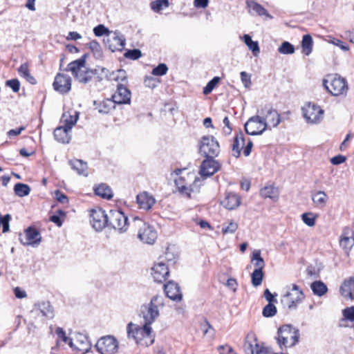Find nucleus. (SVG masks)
Here are the masks:
<instances>
[{"instance_id": "6e6d98bb", "label": "nucleus", "mask_w": 354, "mask_h": 354, "mask_svg": "<svg viewBox=\"0 0 354 354\" xmlns=\"http://www.w3.org/2000/svg\"><path fill=\"white\" fill-rule=\"evenodd\" d=\"M238 228V224L233 221H230L227 225H223L222 227V232L223 234H233Z\"/></svg>"}, {"instance_id": "69168bd1", "label": "nucleus", "mask_w": 354, "mask_h": 354, "mask_svg": "<svg viewBox=\"0 0 354 354\" xmlns=\"http://www.w3.org/2000/svg\"><path fill=\"white\" fill-rule=\"evenodd\" d=\"M55 195L56 199L59 203H63V204L68 203V197L64 194L61 192L60 191L57 190L55 192Z\"/></svg>"}, {"instance_id": "a18cd8bd", "label": "nucleus", "mask_w": 354, "mask_h": 354, "mask_svg": "<svg viewBox=\"0 0 354 354\" xmlns=\"http://www.w3.org/2000/svg\"><path fill=\"white\" fill-rule=\"evenodd\" d=\"M252 262H254V265L257 268L256 269L263 270L265 266V262L263 259L261 257L260 250H254L253 252Z\"/></svg>"}, {"instance_id": "6e6552de", "label": "nucleus", "mask_w": 354, "mask_h": 354, "mask_svg": "<svg viewBox=\"0 0 354 354\" xmlns=\"http://www.w3.org/2000/svg\"><path fill=\"white\" fill-rule=\"evenodd\" d=\"M244 128L246 133L249 135H261L268 129V123H265L263 116L257 114L249 118Z\"/></svg>"}, {"instance_id": "a19ab883", "label": "nucleus", "mask_w": 354, "mask_h": 354, "mask_svg": "<svg viewBox=\"0 0 354 354\" xmlns=\"http://www.w3.org/2000/svg\"><path fill=\"white\" fill-rule=\"evenodd\" d=\"M14 192L17 196L24 197L30 194V187L26 184L18 183L14 187Z\"/></svg>"}, {"instance_id": "a878e982", "label": "nucleus", "mask_w": 354, "mask_h": 354, "mask_svg": "<svg viewBox=\"0 0 354 354\" xmlns=\"http://www.w3.org/2000/svg\"><path fill=\"white\" fill-rule=\"evenodd\" d=\"M79 118V113L75 110H70L64 112L62 121L68 129H72L73 127L77 123Z\"/></svg>"}, {"instance_id": "6ab92c4d", "label": "nucleus", "mask_w": 354, "mask_h": 354, "mask_svg": "<svg viewBox=\"0 0 354 354\" xmlns=\"http://www.w3.org/2000/svg\"><path fill=\"white\" fill-rule=\"evenodd\" d=\"M131 96V91L122 84L119 83L111 98L115 104H130Z\"/></svg>"}, {"instance_id": "393cba45", "label": "nucleus", "mask_w": 354, "mask_h": 354, "mask_svg": "<svg viewBox=\"0 0 354 354\" xmlns=\"http://www.w3.org/2000/svg\"><path fill=\"white\" fill-rule=\"evenodd\" d=\"M71 130L64 125L57 127L53 132L55 139L61 143H68L71 138Z\"/></svg>"}, {"instance_id": "338daca9", "label": "nucleus", "mask_w": 354, "mask_h": 354, "mask_svg": "<svg viewBox=\"0 0 354 354\" xmlns=\"http://www.w3.org/2000/svg\"><path fill=\"white\" fill-rule=\"evenodd\" d=\"M346 157L342 155H337L330 159V162L334 165L342 164L346 161Z\"/></svg>"}, {"instance_id": "7c9ffc66", "label": "nucleus", "mask_w": 354, "mask_h": 354, "mask_svg": "<svg viewBox=\"0 0 354 354\" xmlns=\"http://www.w3.org/2000/svg\"><path fill=\"white\" fill-rule=\"evenodd\" d=\"M69 165L71 168L75 170L78 174L87 176V163L82 160L75 159L69 161Z\"/></svg>"}, {"instance_id": "0e129e2a", "label": "nucleus", "mask_w": 354, "mask_h": 354, "mask_svg": "<svg viewBox=\"0 0 354 354\" xmlns=\"http://www.w3.org/2000/svg\"><path fill=\"white\" fill-rule=\"evenodd\" d=\"M158 81L153 77H146L145 79V84L146 86L153 88L157 86Z\"/></svg>"}, {"instance_id": "c756f323", "label": "nucleus", "mask_w": 354, "mask_h": 354, "mask_svg": "<svg viewBox=\"0 0 354 354\" xmlns=\"http://www.w3.org/2000/svg\"><path fill=\"white\" fill-rule=\"evenodd\" d=\"M109 42V49L112 52L121 51L125 46V39L122 35L115 34Z\"/></svg>"}, {"instance_id": "f8f14e48", "label": "nucleus", "mask_w": 354, "mask_h": 354, "mask_svg": "<svg viewBox=\"0 0 354 354\" xmlns=\"http://www.w3.org/2000/svg\"><path fill=\"white\" fill-rule=\"evenodd\" d=\"M302 112L306 122L311 124L320 122L324 115V111L320 106L310 102L302 108Z\"/></svg>"}, {"instance_id": "774afa93", "label": "nucleus", "mask_w": 354, "mask_h": 354, "mask_svg": "<svg viewBox=\"0 0 354 354\" xmlns=\"http://www.w3.org/2000/svg\"><path fill=\"white\" fill-rule=\"evenodd\" d=\"M218 351L220 354H231L232 353V348L227 344L221 345L218 347Z\"/></svg>"}, {"instance_id": "2f4dec72", "label": "nucleus", "mask_w": 354, "mask_h": 354, "mask_svg": "<svg viewBox=\"0 0 354 354\" xmlns=\"http://www.w3.org/2000/svg\"><path fill=\"white\" fill-rule=\"evenodd\" d=\"M85 58L82 57L80 59H77L70 64H68L67 66V71H69L72 73V74L76 77L77 73L85 67Z\"/></svg>"}, {"instance_id": "aec40b11", "label": "nucleus", "mask_w": 354, "mask_h": 354, "mask_svg": "<svg viewBox=\"0 0 354 354\" xmlns=\"http://www.w3.org/2000/svg\"><path fill=\"white\" fill-rule=\"evenodd\" d=\"M128 338L134 339L137 344L149 346L154 342V333H127Z\"/></svg>"}, {"instance_id": "4be33fe9", "label": "nucleus", "mask_w": 354, "mask_h": 354, "mask_svg": "<svg viewBox=\"0 0 354 354\" xmlns=\"http://www.w3.org/2000/svg\"><path fill=\"white\" fill-rule=\"evenodd\" d=\"M137 203L140 208L149 210L156 203L154 197L147 192H143L137 195Z\"/></svg>"}, {"instance_id": "5fc2aeb1", "label": "nucleus", "mask_w": 354, "mask_h": 354, "mask_svg": "<svg viewBox=\"0 0 354 354\" xmlns=\"http://www.w3.org/2000/svg\"><path fill=\"white\" fill-rule=\"evenodd\" d=\"M168 67L165 64H160L152 70V75L162 76L167 73Z\"/></svg>"}, {"instance_id": "603ef678", "label": "nucleus", "mask_w": 354, "mask_h": 354, "mask_svg": "<svg viewBox=\"0 0 354 354\" xmlns=\"http://www.w3.org/2000/svg\"><path fill=\"white\" fill-rule=\"evenodd\" d=\"M113 76L112 79L117 81L120 82V84L124 82H127V75L126 72L124 70H118L116 72H114L111 74Z\"/></svg>"}, {"instance_id": "20e7f679", "label": "nucleus", "mask_w": 354, "mask_h": 354, "mask_svg": "<svg viewBox=\"0 0 354 354\" xmlns=\"http://www.w3.org/2000/svg\"><path fill=\"white\" fill-rule=\"evenodd\" d=\"M59 338L65 343H68L71 348L82 352L88 353L91 348V342L88 339L86 333H73L74 337H68L66 333H57Z\"/></svg>"}, {"instance_id": "9b49d317", "label": "nucleus", "mask_w": 354, "mask_h": 354, "mask_svg": "<svg viewBox=\"0 0 354 354\" xmlns=\"http://www.w3.org/2000/svg\"><path fill=\"white\" fill-rule=\"evenodd\" d=\"M257 114L263 116L265 123H268V129H271L270 125L272 127H277L281 122L279 114L270 104H266L258 109Z\"/></svg>"}, {"instance_id": "c9c22d12", "label": "nucleus", "mask_w": 354, "mask_h": 354, "mask_svg": "<svg viewBox=\"0 0 354 354\" xmlns=\"http://www.w3.org/2000/svg\"><path fill=\"white\" fill-rule=\"evenodd\" d=\"M310 288L314 295L322 297L328 291L326 285L322 281H315L310 285Z\"/></svg>"}, {"instance_id": "ddd939ff", "label": "nucleus", "mask_w": 354, "mask_h": 354, "mask_svg": "<svg viewBox=\"0 0 354 354\" xmlns=\"http://www.w3.org/2000/svg\"><path fill=\"white\" fill-rule=\"evenodd\" d=\"M187 180H193L192 184L182 185L181 180H175V184L178 192L183 196L191 197V192H198L201 186L200 178L196 177L194 174H187Z\"/></svg>"}, {"instance_id": "a211bd4d", "label": "nucleus", "mask_w": 354, "mask_h": 354, "mask_svg": "<svg viewBox=\"0 0 354 354\" xmlns=\"http://www.w3.org/2000/svg\"><path fill=\"white\" fill-rule=\"evenodd\" d=\"M53 86L56 91L62 94L67 93L71 88V78L67 75L58 73L55 76Z\"/></svg>"}, {"instance_id": "e2e57ef3", "label": "nucleus", "mask_w": 354, "mask_h": 354, "mask_svg": "<svg viewBox=\"0 0 354 354\" xmlns=\"http://www.w3.org/2000/svg\"><path fill=\"white\" fill-rule=\"evenodd\" d=\"M344 317L350 321H354V306L348 307L343 310Z\"/></svg>"}, {"instance_id": "052dcab7", "label": "nucleus", "mask_w": 354, "mask_h": 354, "mask_svg": "<svg viewBox=\"0 0 354 354\" xmlns=\"http://www.w3.org/2000/svg\"><path fill=\"white\" fill-rule=\"evenodd\" d=\"M240 75L241 82L244 84V86L245 88L250 87V86L251 85L250 75L245 71L241 72Z\"/></svg>"}, {"instance_id": "de8ad7c7", "label": "nucleus", "mask_w": 354, "mask_h": 354, "mask_svg": "<svg viewBox=\"0 0 354 354\" xmlns=\"http://www.w3.org/2000/svg\"><path fill=\"white\" fill-rule=\"evenodd\" d=\"M278 51L281 54L290 55L295 53V47L288 41H283L278 48Z\"/></svg>"}, {"instance_id": "e433bc0d", "label": "nucleus", "mask_w": 354, "mask_h": 354, "mask_svg": "<svg viewBox=\"0 0 354 354\" xmlns=\"http://www.w3.org/2000/svg\"><path fill=\"white\" fill-rule=\"evenodd\" d=\"M312 200L317 207H323L327 203L328 197L323 191H317L313 194Z\"/></svg>"}, {"instance_id": "3c124183", "label": "nucleus", "mask_w": 354, "mask_h": 354, "mask_svg": "<svg viewBox=\"0 0 354 354\" xmlns=\"http://www.w3.org/2000/svg\"><path fill=\"white\" fill-rule=\"evenodd\" d=\"M301 218L303 222L309 227H313L315 224L316 216L311 212L304 213Z\"/></svg>"}, {"instance_id": "680f3d73", "label": "nucleus", "mask_w": 354, "mask_h": 354, "mask_svg": "<svg viewBox=\"0 0 354 354\" xmlns=\"http://www.w3.org/2000/svg\"><path fill=\"white\" fill-rule=\"evenodd\" d=\"M11 217L10 214H6L3 216L2 223H1V225H2V230L3 233L8 232L9 231V221Z\"/></svg>"}, {"instance_id": "f3484780", "label": "nucleus", "mask_w": 354, "mask_h": 354, "mask_svg": "<svg viewBox=\"0 0 354 354\" xmlns=\"http://www.w3.org/2000/svg\"><path fill=\"white\" fill-rule=\"evenodd\" d=\"M169 267L164 260H159L155 263L151 268V275L155 281L162 283L169 276Z\"/></svg>"}, {"instance_id": "13d9d810", "label": "nucleus", "mask_w": 354, "mask_h": 354, "mask_svg": "<svg viewBox=\"0 0 354 354\" xmlns=\"http://www.w3.org/2000/svg\"><path fill=\"white\" fill-rule=\"evenodd\" d=\"M6 85L12 88L13 92L17 93L20 88V82L17 79H12L6 82Z\"/></svg>"}, {"instance_id": "c85d7f7f", "label": "nucleus", "mask_w": 354, "mask_h": 354, "mask_svg": "<svg viewBox=\"0 0 354 354\" xmlns=\"http://www.w3.org/2000/svg\"><path fill=\"white\" fill-rule=\"evenodd\" d=\"M245 145V138L243 132H239L236 134V137L234 138L232 146V156L235 158H239L241 149H243V146Z\"/></svg>"}, {"instance_id": "f704fd0d", "label": "nucleus", "mask_w": 354, "mask_h": 354, "mask_svg": "<svg viewBox=\"0 0 354 354\" xmlns=\"http://www.w3.org/2000/svg\"><path fill=\"white\" fill-rule=\"evenodd\" d=\"M261 196L263 198H270L277 201L279 198L278 189L272 185L266 186L261 189Z\"/></svg>"}, {"instance_id": "4c0bfd02", "label": "nucleus", "mask_w": 354, "mask_h": 354, "mask_svg": "<svg viewBox=\"0 0 354 354\" xmlns=\"http://www.w3.org/2000/svg\"><path fill=\"white\" fill-rule=\"evenodd\" d=\"M93 71L88 70L86 66L77 73L76 79L81 83H87L93 79Z\"/></svg>"}, {"instance_id": "9d476101", "label": "nucleus", "mask_w": 354, "mask_h": 354, "mask_svg": "<svg viewBox=\"0 0 354 354\" xmlns=\"http://www.w3.org/2000/svg\"><path fill=\"white\" fill-rule=\"evenodd\" d=\"M95 346L100 354H113L118 350V342L113 336L106 335L99 339Z\"/></svg>"}, {"instance_id": "423d86ee", "label": "nucleus", "mask_w": 354, "mask_h": 354, "mask_svg": "<svg viewBox=\"0 0 354 354\" xmlns=\"http://www.w3.org/2000/svg\"><path fill=\"white\" fill-rule=\"evenodd\" d=\"M199 150L205 156H218L220 145L213 136H203L199 142Z\"/></svg>"}, {"instance_id": "8fccbe9b", "label": "nucleus", "mask_w": 354, "mask_h": 354, "mask_svg": "<svg viewBox=\"0 0 354 354\" xmlns=\"http://www.w3.org/2000/svg\"><path fill=\"white\" fill-rule=\"evenodd\" d=\"M220 81V77H214L203 88V93L207 95L210 93Z\"/></svg>"}, {"instance_id": "4468645a", "label": "nucleus", "mask_w": 354, "mask_h": 354, "mask_svg": "<svg viewBox=\"0 0 354 354\" xmlns=\"http://www.w3.org/2000/svg\"><path fill=\"white\" fill-rule=\"evenodd\" d=\"M109 214L101 208L93 209L90 213V223L97 232L102 231L109 223Z\"/></svg>"}, {"instance_id": "5701e85b", "label": "nucleus", "mask_w": 354, "mask_h": 354, "mask_svg": "<svg viewBox=\"0 0 354 354\" xmlns=\"http://www.w3.org/2000/svg\"><path fill=\"white\" fill-rule=\"evenodd\" d=\"M340 293L346 299H354V274L344 281L340 286Z\"/></svg>"}, {"instance_id": "4d7b16f0", "label": "nucleus", "mask_w": 354, "mask_h": 354, "mask_svg": "<svg viewBox=\"0 0 354 354\" xmlns=\"http://www.w3.org/2000/svg\"><path fill=\"white\" fill-rule=\"evenodd\" d=\"M174 259H175V256L173 253L170 252L169 251L168 249H167V251L165 252V254L164 256H161L159 257V260H164V262L166 263L167 262V265H168V266L172 263H174Z\"/></svg>"}, {"instance_id": "bf43d9fd", "label": "nucleus", "mask_w": 354, "mask_h": 354, "mask_svg": "<svg viewBox=\"0 0 354 354\" xmlns=\"http://www.w3.org/2000/svg\"><path fill=\"white\" fill-rule=\"evenodd\" d=\"M93 32L95 36L100 37L109 33V30L104 25L100 24L93 28Z\"/></svg>"}, {"instance_id": "412c9836", "label": "nucleus", "mask_w": 354, "mask_h": 354, "mask_svg": "<svg viewBox=\"0 0 354 354\" xmlns=\"http://www.w3.org/2000/svg\"><path fill=\"white\" fill-rule=\"evenodd\" d=\"M164 290L167 297L174 301H180L182 293L178 285L173 281H169L164 286Z\"/></svg>"}, {"instance_id": "ea45409f", "label": "nucleus", "mask_w": 354, "mask_h": 354, "mask_svg": "<svg viewBox=\"0 0 354 354\" xmlns=\"http://www.w3.org/2000/svg\"><path fill=\"white\" fill-rule=\"evenodd\" d=\"M93 71V78L95 82H101L103 80L109 78V71L106 68L98 66Z\"/></svg>"}, {"instance_id": "c03bdc74", "label": "nucleus", "mask_w": 354, "mask_h": 354, "mask_svg": "<svg viewBox=\"0 0 354 354\" xmlns=\"http://www.w3.org/2000/svg\"><path fill=\"white\" fill-rule=\"evenodd\" d=\"M263 275V270H261L260 269H254L251 274V281L253 286L258 287L261 284Z\"/></svg>"}, {"instance_id": "bb28decb", "label": "nucleus", "mask_w": 354, "mask_h": 354, "mask_svg": "<svg viewBox=\"0 0 354 354\" xmlns=\"http://www.w3.org/2000/svg\"><path fill=\"white\" fill-rule=\"evenodd\" d=\"M246 5L247 8L249 9L250 12H254L259 16H266L269 19L272 18V17L261 5L255 2L254 0H247Z\"/></svg>"}, {"instance_id": "37998d69", "label": "nucleus", "mask_w": 354, "mask_h": 354, "mask_svg": "<svg viewBox=\"0 0 354 354\" xmlns=\"http://www.w3.org/2000/svg\"><path fill=\"white\" fill-rule=\"evenodd\" d=\"M243 41L247 46L251 50L254 55H257L260 52L259 44L257 41H252L251 37L249 35H244Z\"/></svg>"}, {"instance_id": "2eb2a0df", "label": "nucleus", "mask_w": 354, "mask_h": 354, "mask_svg": "<svg viewBox=\"0 0 354 354\" xmlns=\"http://www.w3.org/2000/svg\"><path fill=\"white\" fill-rule=\"evenodd\" d=\"M19 240L24 245L38 246L41 241L39 232L35 227H28L24 234H19Z\"/></svg>"}, {"instance_id": "09e8293b", "label": "nucleus", "mask_w": 354, "mask_h": 354, "mask_svg": "<svg viewBox=\"0 0 354 354\" xmlns=\"http://www.w3.org/2000/svg\"><path fill=\"white\" fill-rule=\"evenodd\" d=\"M277 308L273 304H268L263 309L262 314L266 317H271L276 315Z\"/></svg>"}, {"instance_id": "dca6fc26", "label": "nucleus", "mask_w": 354, "mask_h": 354, "mask_svg": "<svg viewBox=\"0 0 354 354\" xmlns=\"http://www.w3.org/2000/svg\"><path fill=\"white\" fill-rule=\"evenodd\" d=\"M206 158L202 162L199 174L202 177H209L216 173L221 169V164L214 159L215 156H205Z\"/></svg>"}, {"instance_id": "7ed1b4c3", "label": "nucleus", "mask_w": 354, "mask_h": 354, "mask_svg": "<svg viewBox=\"0 0 354 354\" xmlns=\"http://www.w3.org/2000/svg\"><path fill=\"white\" fill-rule=\"evenodd\" d=\"M286 292L281 297V303L284 308L295 310L305 298L303 291L296 284L286 286Z\"/></svg>"}, {"instance_id": "58836bf2", "label": "nucleus", "mask_w": 354, "mask_h": 354, "mask_svg": "<svg viewBox=\"0 0 354 354\" xmlns=\"http://www.w3.org/2000/svg\"><path fill=\"white\" fill-rule=\"evenodd\" d=\"M313 41L310 35H304L301 41L302 51L306 55H309L313 50Z\"/></svg>"}, {"instance_id": "79ce46f5", "label": "nucleus", "mask_w": 354, "mask_h": 354, "mask_svg": "<svg viewBox=\"0 0 354 354\" xmlns=\"http://www.w3.org/2000/svg\"><path fill=\"white\" fill-rule=\"evenodd\" d=\"M346 230L344 232V235L340 239L339 243L341 247L346 250H350L354 245V237L353 236H348Z\"/></svg>"}, {"instance_id": "cd10ccee", "label": "nucleus", "mask_w": 354, "mask_h": 354, "mask_svg": "<svg viewBox=\"0 0 354 354\" xmlns=\"http://www.w3.org/2000/svg\"><path fill=\"white\" fill-rule=\"evenodd\" d=\"M276 339L280 348L283 349V348H286L295 346L299 341V334H295L288 339V337L279 335Z\"/></svg>"}, {"instance_id": "473e14b6", "label": "nucleus", "mask_w": 354, "mask_h": 354, "mask_svg": "<svg viewBox=\"0 0 354 354\" xmlns=\"http://www.w3.org/2000/svg\"><path fill=\"white\" fill-rule=\"evenodd\" d=\"M115 103L111 99L107 98L96 104L95 109L101 113H108L111 110L115 109Z\"/></svg>"}, {"instance_id": "72a5a7b5", "label": "nucleus", "mask_w": 354, "mask_h": 354, "mask_svg": "<svg viewBox=\"0 0 354 354\" xmlns=\"http://www.w3.org/2000/svg\"><path fill=\"white\" fill-rule=\"evenodd\" d=\"M94 192L96 195L106 199H110L113 196L111 189L104 183L94 187Z\"/></svg>"}, {"instance_id": "f257e3e1", "label": "nucleus", "mask_w": 354, "mask_h": 354, "mask_svg": "<svg viewBox=\"0 0 354 354\" xmlns=\"http://www.w3.org/2000/svg\"><path fill=\"white\" fill-rule=\"evenodd\" d=\"M163 305L162 296L156 295L153 297L147 305L142 306V313L145 319V324L142 326V332H151V324L159 316V306Z\"/></svg>"}, {"instance_id": "864d4df0", "label": "nucleus", "mask_w": 354, "mask_h": 354, "mask_svg": "<svg viewBox=\"0 0 354 354\" xmlns=\"http://www.w3.org/2000/svg\"><path fill=\"white\" fill-rule=\"evenodd\" d=\"M124 56L126 58L136 60L142 56V53L139 49L127 50L124 54Z\"/></svg>"}, {"instance_id": "0eeeda50", "label": "nucleus", "mask_w": 354, "mask_h": 354, "mask_svg": "<svg viewBox=\"0 0 354 354\" xmlns=\"http://www.w3.org/2000/svg\"><path fill=\"white\" fill-rule=\"evenodd\" d=\"M108 224L120 233L125 232L128 229V218L118 209H111L109 213Z\"/></svg>"}, {"instance_id": "1a4fd4ad", "label": "nucleus", "mask_w": 354, "mask_h": 354, "mask_svg": "<svg viewBox=\"0 0 354 354\" xmlns=\"http://www.w3.org/2000/svg\"><path fill=\"white\" fill-rule=\"evenodd\" d=\"M140 227L138 238L145 243L152 245L158 237L156 230L152 225H150L141 219H137Z\"/></svg>"}, {"instance_id": "39448f33", "label": "nucleus", "mask_w": 354, "mask_h": 354, "mask_svg": "<svg viewBox=\"0 0 354 354\" xmlns=\"http://www.w3.org/2000/svg\"><path fill=\"white\" fill-rule=\"evenodd\" d=\"M31 319L44 321L46 319H52L55 316L53 306L48 301H39L34 304L29 313Z\"/></svg>"}, {"instance_id": "49530a36", "label": "nucleus", "mask_w": 354, "mask_h": 354, "mask_svg": "<svg viewBox=\"0 0 354 354\" xmlns=\"http://www.w3.org/2000/svg\"><path fill=\"white\" fill-rule=\"evenodd\" d=\"M169 4V3L168 0H156L151 1L150 6L151 10H153L154 12H158L163 8H167Z\"/></svg>"}, {"instance_id": "f03ea898", "label": "nucleus", "mask_w": 354, "mask_h": 354, "mask_svg": "<svg viewBox=\"0 0 354 354\" xmlns=\"http://www.w3.org/2000/svg\"><path fill=\"white\" fill-rule=\"evenodd\" d=\"M323 86L333 96L346 95L348 89L346 80L337 74H330L323 80Z\"/></svg>"}, {"instance_id": "b1692460", "label": "nucleus", "mask_w": 354, "mask_h": 354, "mask_svg": "<svg viewBox=\"0 0 354 354\" xmlns=\"http://www.w3.org/2000/svg\"><path fill=\"white\" fill-rule=\"evenodd\" d=\"M223 206L230 210L237 208L241 204V198L234 192H227L225 198L221 201Z\"/></svg>"}]
</instances>
